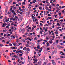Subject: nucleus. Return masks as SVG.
<instances>
[{
	"instance_id": "052dcab7",
	"label": "nucleus",
	"mask_w": 65,
	"mask_h": 65,
	"mask_svg": "<svg viewBox=\"0 0 65 65\" xmlns=\"http://www.w3.org/2000/svg\"><path fill=\"white\" fill-rule=\"evenodd\" d=\"M52 5L53 6H55V4H52Z\"/></svg>"
},
{
	"instance_id": "5701e85b",
	"label": "nucleus",
	"mask_w": 65,
	"mask_h": 65,
	"mask_svg": "<svg viewBox=\"0 0 65 65\" xmlns=\"http://www.w3.org/2000/svg\"><path fill=\"white\" fill-rule=\"evenodd\" d=\"M60 57L61 58H63V59H64V58H65V57H64L63 56H61Z\"/></svg>"
},
{
	"instance_id": "2f4dec72",
	"label": "nucleus",
	"mask_w": 65,
	"mask_h": 65,
	"mask_svg": "<svg viewBox=\"0 0 65 65\" xmlns=\"http://www.w3.org/2000/svg\"><path fill=\"white\" fill-rule=\"evenodd\" d=\"M57 50H56L55 51V54H56L57 53Z\"/></svg>"
},
{
	"instance_id": "0eeeda50",
	"label": "nucleus",
	"mask_w": 65,
	"mask_h": 65,
	"mask_svg": "<svg viewBox=\"0 0 65 65\" xmlns=\"http://www.w3.org/2000/svg\"><path fill=\"white\" fill-rule=\"evenodd\" d=\"M57 25L58 27H59V26H60V24H59V23H57Z\"/></svg>"
},
{
	"instance_id": "e433bc0d",
	"label": "nucleus",
	"mask_w": 65,
	"mask_h": 65,
	"mask_svg": "<svg viewBox=\"0 0 65 65\" xmlns=\"http://www.w3.org/2000/svg\"><path fill=\"white\" fill-rule=\"evenodd\" d=\"M23 4H24V5H25V4H26V3H25V2H23L22 3Z\"/></svg>"
},
{
	"instance_id": "f257e3e1",
	"label": "nucleus",
	"mask_w": 65,
	"mask_h": 65,
	"mask_svg": "<svg viewBox=\"0 0 65 65\" xmlns=\"http://www.w3.org/2000/svg\"><path fill=\"white\" fill-rule=\"evenodd\" d=\"M11 38H15V36H13V35H12L10 36Z\"/></svg>"
},
{
	"instance_id": "13d9d810",
	"label": "nucleus",
	"mask_w": 65,
	"mask_h": 65,
	"mask_svg": "<svg viewBox=\"0 0 65 65\" xmlns=\"http://www.w3.org/2000/svg\"><path fill=\"white\" fill-rule=\"evenodd\" d=\"M13 52H16V50H14L13 51Z\"/></svg>"
},
{
	"instance_id": "c85d7f7f",
	"label": "nucleus",
	"mask_w": 65,
	"mask_h": 65,
	"mask_svg": "<svg viewBox=\"0 0 65 65\" xmlns=\"http://www.w3.org/2000/svg\"><path fill=\"white\" fill-rule=\"evenodd\" d=\"M11 8H14V5L11 6Z\"/></svg>"
},
{
	"instance_id": "603ef678",
	"label": "nucleus",
	"mask_w": 65,
	"mask_h": 65,
	"mask_svg": "<svg viewBox=\"0 0 65 65\" xmlns=\"http://www.w3.org/2000/svg\"><path fill=\"white\" fill-rule=\"evenodd\" d=\"M60 4L61 5H63V3L62 2H61V3H60Z\"/></svg>"
},
{
	"instance_id": "f8f14e48",
	"label": "nucleus",
	"mask_w": 65,
	"mask_h": 65,
	"mask_svg": "<svg viewBox=\"0 0 65 65\" xmlns=\"http://www.w3.org/2000/svg\"><path fill=\"white\" fill-rule=\"evenodd\" d=\"M17 41L16 42H17V43H19V41H20V40H19V39H17Z\"/></svg>"
},
{
	"instance_id": "338daca9",
	"label": "nucleus",
	"mask_w": 65,
	"mask_h": 65,
	"mask_svg": "<svg viewBox=\"0 0 65 65\" xmlns=\"http://www.w3.org/2000/svg\"><path fill=\"white\" fill-rule=\"evenodd\" d=\"M9 43V41H8V42H7L6 43L7 44H8Z\"/></svg>"
},
{
	"instance_id": "2eb2a0df",
	"label": "nucleus",
	"mask_w": 65,
	"mask_h": 65,
	"mask_svg": "<svg viewBox=\"0 0 65 65\" xmlns=\"http://www.w3.org/2000/svg\"><path fill=\"white\" fill-rule=\"evenodd\" d=\"M38 64L39 65H40L41 63V62H38Z\"/></svg>"
},
{
	"instance_id": "6e6d98bb",
	"label": "nucleus",
	"mask_w": 65,
	"mask_h": 65,
	"mask_svg": "<svg viewBox=\"0 0 65 65\" xmlns=\"http://www.w3.org/2000/svg\"><path fill=\"white\" fill-rule=\"evenodd\" d=\"M55 34H58V32L57 31H56L55 32Z\"/></svg>"
},
{
	"instance_id": "37998d69",
	"label": "nucleus",
	"mask_w": 65,
	"mask_h": 65,
	"mask_svg": "<svg viewBox=\"0 0 65 65\" xmlns=\"http://www.w3.org/2000/svg\"><path fill=\"white\" fill-rule=\"evenodd\" d=\"M12 12V13H14V10H12V11L11 12Z\"/></svg>"
},
{
	"instance_id": "864d4df0",
	"label": "nucleus",
	"mask_w": 65,
	"mask_h": 65,
	"mask_svg": "<svg viewBox=\"0 0 65 65\" xmlns=\"http://www.w3.org/2000/svg\"><path fill=\"white\" fill-rule=\"evenodd\" d=\"M48 10L49 11H51V12L52 11H51V9H49Z\"/></svg>"
},
{
	"instance_id": "680f3d73",
	"label": "nucleus",
	"mask_w": 65,
	"mask_h": 65,
	"mask_svg": "<svg viewBox=\"0 0 65 65\" xmlns=\"http://www.w3.org/2000/svg\"><path fill=\"white\" fill-rule=\"evenodd\" d=\"M37 42L38 43L40 42V40H38L37 41Z\"/></svg>"
},
{
	"instance_id": "de8ad7c7",
	"label": "nucleus",
	"mask_w": 65,
	"mask_h": 65,
	"mask_svg": "<svg viewBox=\"0 0 65 65\" xmlns=\"http://www.w3.org/2000/svg\"><path fill=\"white\" fill-rule=\"evenodd\" d=\"M51 48L52 49H54V47L53 46H51Z\"/></svg>"
},
{
	"instance_id": "ea45409f",
	"label": "nucleus",
	"mask_w": 65,
	"mask_h": 65,
	"mask_svg": "<svg viewBox=\"0 0 65 65\" xmlns=\"http://www.w3.org/2000/svg\"><path fill=\"white\" fill-rule=\"evenodd\" d=\"M11 60H14V61H15V58H12L11 59Z\"/></svg>"
},
{
	"instance_id": "58836bf2",
	"label": "nucleus",
	"mask_w": 65,
	"mask_h": 65,
	"mask_svg": "<svg viewBox=\"0 0 65 65\" xmlns=\"http://www.w3.org/2000/svg\"><path fill=\"white\" fill-rule=\"evenodd\" d=\"M37 38L36 37H35L34 38V40H37Z\"/></svg>"
},
{
	"instance_id": "20e7f679",
	"label": "nucleus",
	"mask_w": 65,
	"mask_h": 65,
	"mask_svg": "<svg viewBox=\"0 0 65 65\" xmlns=\"http://www.w3.org/2000/svg\"><path fill=\"white\" fill-rule=\"evenodd\" d=\"M7 4V2H5L4 4V5L5 6H6Z\"/></svg>"
},
{
	"instance_id": "a211bd4d",
	"label": "nucleus",
	"mask_w": 65,
	"mask_h": 65,
	"mask_svg": "<svg viewBox=\"0 0 65 65\" xmlns=\"http://www.w3.org/2000/svg\"><path fill=\"white\" fill-rule=\"evenodd\" d=\"M46 44L47 46H50V44H49V43H48L47 42L46 43Z\"/></svg>"
},
{
	"instance_id": "f704fd0d",
	"label": "nucleus",
	"mask_w": 65,
	"mask_h": 65,
	"mask_svg": "<svg viewBox=\"0 0 65 65\" xmlns=\"http://www.w3.org/2000/svg\"><path fill=\"white\" fill-rule=\"evenodd\" d=\"M19 10H21V6L19 7Z\"/></svg>"
},
{
	"instance_id": "c756f323",
	"label": "nucleus",
	"mask_w": 65,
	"mask_h": 65,
	"mask_svg": "<svg viewBox=\"0 0 65 65\" xmlns=\"http://www.w3.org/2000/svg\"><path fill=\"white\" fill-rule=\"evenodd\" d=\"M23 48V46H20V48H21L22 49V48Z\"/></svg>"
},
{
	"instance_id": "9d476101",
	"label": "nucleus",
	"mask_w": 65,
	"mask_h": 65,
	"mask_svg": "<svg viewBox=\"0 0 65 65\" xmlns=\"http://www.w3.org/2000/svg\"><path fill=\"white\" fill-rule=\"evenodd\" d=\"M27 39L28 40H29L30 41H31V40H32L30 38H27Z\"/></svg>"
},
{
	"instance_id": "bf43d9fd",
	"label": "nucleus",
	"mask_w": 65,
	"mask_h": 65,
	"mask_svg": "<svg viewBox=\"0 0 65 65\" xmlns=\"http://www.w3.org/2000/svg\"><path fill=\"white\" fill-rule=\"evenodd\" d=\"M26 50H27V48H26V47H25L24 51H26Z\"/></svg>"
},
{
	"instance_id": "49530a36",
	"label": "nucleus",
	"mask_w": 65,
	"mask_h": 65,
	"mask_svg": "<svg viewBox=\"0 0 65 65\" xmlns=\"http://www.w3.org/2000/svg\"><path fill=\"white\" fill-rule=\"evenodd\" d=\"M49 42L50 43H52V40H51Z\"/></svg>"
},
{
	"instance_id": "a878e982",
	"label": "nucleus",
	"mask_w": 65,
	"mask_h": 65,
	"mask_svg": "<svg viewBox=\"0 0 65 65\" xmlns=\"http://www.w3.org/2000/svg\"><path fill=\"white\" fill-rule=\"evenodd\" d=\"M19 13H20V14H22V12H19Z\"/></svg>"
},
{
	"instance_id": "4c0bfd02",
	"label": "nucleus",
	"mask_w": 65,
	"mask_h": 65,
	"mask_svg": "<svg viewBox=\"0 0 65 65\" xmlns=\"http://www.w3.org/2000/svg\"><path fill=\"white\" fill-rule=\"evenodd\" d=\"M13 14L14 15H16L17 14L16 13H15V12H14V13H13Z\"/></svg>"
},
{
	"instance_id": "7ed1b4c3",
	"label": "nucleus",
	"mask_w": 65,
	"mask_h": 65,
	"mask_svg": "<svg viewBox=\"0 0 65 65\" xmlns=\"http://www.w3.org/2000/svg\"><path fill=\"white\" fill-rule=\"evenodd\" d=\"M30 49H29V48H27V53H29V52H30Z\"/></svg>"
},
{
	"instance_id": "f3484780",
	"label": "nucleus",
	"mask_w": 65,
	"mask_h": 65,
	"mask_svg": "<svg viewBox=\"0 0 65 65\" xmlns=\"http://www.w3.org/2000/svg\"><path fill=\"white\" fill-rule=\"evenodd\" d=\"M21 40H22V41H23V42H25V41H26L24 40V39H22Z\"/></svg>"
},
{
	"instance_id": "4468645a",
	"label": "nucleus",
	"mask_w": 65,
	"mask_h": 65,
	"mask_svg": "<svg viewBox=\"0 0 65 65\" xmlns=\"http://www.w3.org/2000/svg\"><path fill=\"white\" fill-rule=\"evenodd\" d=\"M35 44H34V43H32V44H31V46H34V45Z\"/></svg>"
},
{
	"instance_id": "b1692460",
	"label": "nucleus",
	"mask_w": 65,
	"mask_h": 65,
	"mask_svg": "<svg viewBox=\"0 0 65 65\" xmlns=\"http://www.w3.org/2000/svg\"><path fill=\"white\" fill-rule=\"evenodd\" d=\"M59 41V40H57L56 41L55 43H58V42Z\"/></svg>"
},
{
	"instance_id": "1a4fd4ad",
	"label": "nucleus",
	"mask_w": 65,
	"mask_h": 65,
	"mask_svg": "<svg viewBox=\"0 0 65 65\" xmlns=\"http://www.w3.org/2000/svg\"><path fill=\"white\" fill-rule=\"evenodd\" d=\"M43 65H46V63L45 62H44L43 63Z\"/></svg>"
},
{
	"instance_id": "c03bdc74",
	"label": "nucleus",
	"mask_w": 65,
	"mask_h": 65,
	"mask_svg": "<svg viewBox=\"0 0 65 65\" xmlns=\"http://www.w3.org/2000/svg\"><path fill=\"white\" fill-rule=\"evenodd\" d=\"M15 20H16V19L15 18H14L13 19V21H15Z\"/></svg>"
},
{
	"instance_id": "6e6552de",
	"label": "nucleus",
	"mask_w": 65,
	"mask_h": 65,
	"mask_svg": "<svg viewBox=\"0 0 65 65\" xmlns=\"http://www.w3.org/2000/svg\"><path fill=\"white\" fill-rule=\"evenodd\" d=\"M13 57H14V58H18V56H17L16 55H14L13 56Z\"/></svg>"
},
{
	"instance_id": "c9c22d12",
	"label": "nucleus",
	"mask_w": 65,
	"mask_h": 65,
	"mask_svg": "<svg viewBox=\"0 0 65 65\" xmlns=\"http://www.w3.org/2000/svg\"><path fill=\"white\" fill-rule=\"evenodd\" d=\"M40 29L41 30H42V32L43 31V30L42 29V28L40 27Z\"/></svg>"
},
{
	"instance_id": "09e8293b",
	"label": "nucleus",
	"mask_w": 65,
	"mask_h": 65,
	"mask_svg": "<svg viewBox=\"0 0 65 65\" xmlns=\"http://www.w3.org/2000/svg\"><path fill=\"white\" fill-rule=\"evenodd\" d=\"M27 43L29 44V41H27Z\"/></svg>"
},
{
	"instance_id": "9b49d317",
	"label": "nucleus",
	"mask_w": 65,
	"mask_h": 65,
	"mask_svg": "<svg viewBox=\"0 0 65 65\" xmlns=\"http://www.w3.org/2000/svg\"><path fill=\"white\" fill-rule=\"evenodd\" d=\"M61 65H63L64 64V62L62 61L61 63Z\"/></svg>"
},
{
	"instance_id": "393cba45",
	"label": "nucleus",
	"mask_w": 65,
	"mask_h": 65,
	"mask_svg": "<svg viewBox=\"0 0 65 65\" xmlns=\"http://www.w3.org/2000/svg\"><path fill=\"white\" fill-rule=\"evenodd\" d=\"M3 46V44H0V46H1L2 47V46Z\"/></svg>"
},
{
	"instance_id": "4d7b16f0",
	"label": "nucleus",
	"mask_w": 65,
	"mask_h": 65,
	"mask_svg": "<svg viewBox=\"0 0 65 65\" xmlns=\"http://www.w3.org/2000/svg\"><path fill=\"white\" fill-rule=\"evenodd\" d=\"M47 28H46L45 29V32H46V31H47Z\"/></svg>"
},
{
	"instance_id": "69168bd1",
	"label": "nucleus",
	"mask_w": 65,
	"mask_h": 65,
	"mask_svg": "<svg viewBox=\"0 0 65 65\" xmlns=\"http://www.w3.org/2000/svg\"><path fill=\"white\" fill-rule=\"evenodd\" d=\"M26 47H29V45H28V44H27L26 45Z\"/></svg>"
},
{
	"instance_id": "f03ea898",
	"label": "nucleus",
	"mask_w": 65,
	"mask_h": 65,
	"mask_svg": "<svg viewBox=\"0 0 65 65\" xmlns=\"http://www.w3.org/2000/svg\"><path fill=\"white\" fill-rule=\"evenodd\" d=\"M25 29H23L22 30H21V31H22V33H24V32H25Z\"/></svg>"
},
{
	"instance_id": "39448f33",
	"label": "nucleus",
	"mask_w": 65,
	"mask_h": 65,
	"mask_svg": "<svg viewBox=\"0 0 65 65\" xmlns=\"http://www.w3.org/2000/svg\"><path fill=\"white\" fill-rule=\"evenodd\" d=\"M12 1V0H10L9 1V4H11V3Z\"/></svg>"
},
{
	"instance_id": "7c9ffc66",
	"label": "nucleus",
	"mask_w": 65,
	"mask_h": 65,
	"mask_svg": "<svg viewBox=\"0 0 65 65\" xmlns=\"http://www.w3.org/2000/svg\"><path fill=\"white\" fill-rule=\"evenodd\" d=\"M47 40H43V41H44V42H47V41H47Z\"/></svg>"
},
{
	"instance_id": "473e14b6",
	"label": "nucleus",
	"mask_w": 65,
	"mask_h": 65,
	"mask_svg": "<svg viewBox=\"0 0 65 65\" xmlns=\"http://www.w3.org/2000/svg\"><path fill=\"white\" fill-rule=\"evenodd\" d=\"M41 51H42V50H40L38 51V52H39V53H41Z\"/></svg>"
},
{
	"instance_id": "774afa93",
	"label": "nucleus",
	"mask_w": 65,
	"mask_h": 65,
	"mask_svg": "<svg viewBox=\"0 0 65 65\" xmlns=\"http://www.w3.org/2000/svg\"><path fill=\"white\" fill-rule=\"evenodd\" d=\"M56 0H54V1H53V2H56Z\"/></svg>"
},
{
	"instance_id": "bb28decb",
	"label": "nucleus",
	"mask_w": 65,
	"mask_h": 65,
	"mask_svg": "<svg viewBox=\"0 0 65 65\" xmlns=\"http://www.w3.org/2000/svg\"><path fill=\"white\" fill-rule=\"evenodd\" d=\"M62 53H63V52L62 51H60L59 53L60 54H62Z\"/></svg>"
},
{
	"instance_id": "79ce46f5",
	"label": "nucleus",
	"mask_w": 65,
	"mask_h": 65,
	"mask_svg": "<svg viewBox=\"0 0 65 65\" xmlns=\"http://www.w3.org/2000/svg\"><path fill=\"white\" fill-rule=\"evenodd\" d=\"M10 20H13V18L12 17H11L10 19Z\"/></svg>"
},
{
	"instance_id": "0e129e2a",
	"label": "nucleus",
	"mask_w": 65,
	"mask_h": 65,
	"mask_svg": "<svg viewBox=\"0 0 65 65\" xmlns=\"http://www.w3.org/2000/svg\"><path fill=\"white\" fill-rule=\"evenodd\" d=\"M29 33H27L26 32L25 34V35H27V34H28Z\"/></svg>"
},
{
	"instance_id": "412c9836",
	"label": "nucleus",
	"mask_w": 65,
	"mask_h": 65,
	"mask_svg": "<svg viewBox=\"0 0 65 65\" xmlns=\"http://www.w3.org/2000/svg\"><path fill=\"white\" fill-rule=\"evenodd\" d=\"M15 53H17V54H18V53H19V51L17 50L16 51Z\"/></svg>"
},
{
	"instance_id": "dca6fc26",
	"label": "nucleus",
	"mask_w": 65,
	"mask_h": 65,
	"mask_svg": "<svg viewBox=\"0 0 65 65\" xmlns=\"http://www.w3.org/2000/svg\"><path fill=\"white\" fill-rule=\"evenodd\" d=\"M52 64L53 65H56V63L54 62H52Z\"/></svg>"
},
{
	"instance_id": "aec40b11",
	"label": "nucleus",
	"mask_w": 65,
	"mask_h": 65,
	"mask_svg": "<svg viewBox=\"0 0 65 65\" xmlns=\"http://www.w3.org/2000/svg\"><path fill=\"white\" fill-rule=\"evenodd\" d=\"M42 31H40V33L41 34V35H42Z\"/></svg>"
},
{
	"instance_id": "a18cd8bd",
	"label": "nucleus",
	"mask_w": 65,
	"mask_h": 65,
	"mask_svg": "<svg viewBox=\"0 0 65 65\" xmlns=\"http://www.w3.org/2000/svg\"><path fill=\"white\" fill-rule=\"evenodd\" d=\"M42 40H43L42 39H41L40 40V42L42 41Z\"/></svg>"
},
{
	"instance_id": "5fc2aeb1",
	"label": "nucleus",
	"mask_w": 65,
	"mask_h": 65,
	"mask_svg": "<svg viewBox=\"0 0 65 65\" xmlns=\"http://www.w3.org/2000/svg\"><path fill=\"white\" fill-rule=\"evenodd\" d=\"M13 4H16V3H15V2H13Z\"/></svg>"
},
{
	"instance_id": "3c124183",
	"label": "nucleus",
	"mask_w": 65,
	"mask_h": 65,
	"mask_svg": "<svg viewBox=\"0 0 65 65\" xmlns=\"http://www.w3.org/2000/svg\"><path fill=\"white\" fill-rule=\"evenodd\" d=\"M48 16H49V17H50L51 16V15L50 14H48Z\"/></svg>"
},
{
	"instance_id": "8fccbe9b",
	"label": "nucleus",
	"mask_w": 65,
	"mask_h": 65,
	"mask_svg": "<svg viewBox=\"0 0 65 65\" xmlns=\"http://www.w3.org/2000/svg\"><path fill=\"white\" fill-rule=\"evenodd\" d=\"M36 54V52L35 51L34 52V55H35Z\"/></svg>"
},
{
	"instance_id": "cd10ccee",
	"label": "nucleus",
	"mask_w": 65,
	"mask_h": 65,
	"mask_svg": "<svg viewBox=\"0 0 65 65\" xmlns=\"http://www.w3.org/2000/svg\"><path fill=\"white\" fill-rule=\"evenodd\" d=\"M48 25L46 24L45 25H44V27H46V26H48Z\"/></svg>"
},
{
	"instance_id": "ddd939ff",
	"label": "nucleus",
	"mask_w": 65,
	"mask_h": 65,
	"mask_svg": "<svg viewBox=\"0 0 65 65\" xmlns=\"http://www.w3.org/2000/svg\"><path fill=\"white\" fill-rule=\"evenodd\" d=\"M34 30V27H32L31 29V32H33Z\"/></svg>"
},
{
	"instance_id": "6ab92c4d",
	"label": "nucleus",
	"mask_w": 65,
	"mask_h": 65,
	"mask_svg": "<svg viewBox=\"0 0 65 65\" xmlns=\"http://www.w3.org/2000/svg\"><path fill=\"white\" fill-rule=\"evenodd\" d=\"M48 19H52V18L50 17H48Z\"/></svg>"
},
{
	"instance_id": "423d86ee",
	"label": "nucleus",
	"mask_w": 65,
	"mask_h": 65,
	"mask_svg": "<svg viewBox=\"0 0 65 65\" xmlns=\"http://www.w3.org/2000/svg\"><path fill=\"white\" fill-rule=\"evenodd\" d=\"M24 25V23H22L20 25L21 27H22V26Z\"/></svg>"
},
{
	"instance_id": "72a5a7b5",
	"label": "nucleus",
	"mask_w": 65,
	"mask_h": 65,
	"mask_svg": "<svg viewBox=\"0 0 65 65\" xmlns=\"http://www.w3.org/2000/svg\"><path fill=\"white\" fill-rule=\"evenodd\" d=\"M9 45H10V46H12V44H11L10 43L9 44Z\"/></svg>"
},
{
	"instance_id": "4be33fe9",
	"label": "nucleus",
	"mask_w": 65,
	"mask_h": 65,
	"mask_svg": "<svg viewBox=\"0 0 65 65\" xmlns=\"http://www.w3.org/2000/svg\"><path fill=\"white\" fill-rule=\"evenodd\" d=\"M6 25L5 24H4L3 25H2V27H5V26Z\"/></svg>"
},
{
	"instance_id": "e2e57ef3",
	"label": "nucleus",
	"mask_w": 65,
	"mask_h": 65,
	"mask_svg": "<svg viewBox=\"0 0 65 65\" xmlns=\"http://www.w3.org/2000/svg\"><path fill=\"white\" fill-rule=\"evenodd\" d=\"M28 29H29V30H31V27H29L28 28Z\"/></svg>"
},
{
	"instance_id": "a19ab883",
	"label": "nucleus",
	"mask_w": 65,
	"mask_h": 65,
	"mask_svg": "<svg viewBox=\"0 0 65 65\" xmlns=\"http://www.w3.org/2000/svg\"><path fill=\"white\" fill-rule=\"evenodd\" d=\"M64 7H65V6H62V7H61V8H64Z\"/></svg>"
}]
</instances>
